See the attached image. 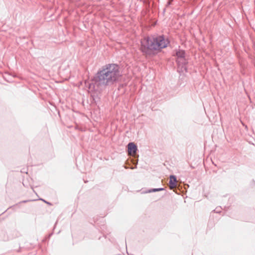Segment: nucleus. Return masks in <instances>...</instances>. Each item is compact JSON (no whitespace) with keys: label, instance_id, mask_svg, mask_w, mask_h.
<instances>
[{"label":"nucleus","instance_id":"1","mask_svg":"<svg viewBox=\"0 0 255 255\" xmlns=\"http://www.w3.org/2000/svg\"><path fill=\"white\" fill-rule=\"evenodd\" d=\"M121 76L118 65L108 64L98 71L94 79L98 86L106 88L117 81Z\"/></svg>","mask_w":255,"mask_h":255},{"label":"nucleus","instance_id":"3","mask_svg":"<svg viewBox=\"0 0 255 255\" xmlns=\"http://www.w3.org/2000/svg\"><path fill=\"white\" fill-rule=\"evenodd\" d=\"M176 61L178 63V69H180L179 71H187L186 65L187 63V61L186 60L185 57H183L182 58L177 59Z\"/></svg>","mask_w":255,"mask_h":255},{"label":"nucleus","instance_id":"2","mask_svg":"<svg viewBox=\"0 0 255 255\" xmlns=\"http://www.w3.org/2000/svg\"><path fill=\"white\" fill-rule=\"evenodd\" d=\"M141 50L146 55H149L151 51L163 49L167 47L169 41L163 35L147 38L141 41Z\"/></svg>","mask_w":255,"mask_h":255},{"label":"nucleus","instance_id":"8","mask_svg":"<svg viewBox=\"0 0 255 255\" xmlns=\"http://www.w3.org/2000/svg\"><path fill=\"white\" fill-rule=\"evenodd\" d=\"M214 211L216 212V213H220V209H218L217 208L214 210Z\"/></svg>","mask_w":255,"mask_h":255},{"label":"nucleus","instance_id":"6","mask_svg":"<svg viewBox=\"0 0 255 255\" xmlns=\"http://www.w3.org/2000/svg\"><path fill=\"white\" fill-rule=\"evenodd\" d=\"M177 59L182 58L185 57V51L184 50H179L176 53Z\"/></svg>","mask_w":255,"mask_h":255},{"label":"nucleus","instance_id":"4","mask_svg":"<svg viewBox=\"0 0 255 255\" xmlns=\"http://www.w3.org/2000/svg\"><path fill=\"white\" fill-rule=\"evenodd\" d=\"M137 150V146L133 142H129L128 144V150L129 154H134Z\"/></svg>","mask_w":255,"mask_h":255},{"label":"nucleus","instance_id":"5","mask_svg":"<svg viewBox=\"0 0 255 255\" xmlns=\"http://www.w3.org/2000/svg\"><path fill=\"white\" fill-rule=\"evenodd\" d=\"M177 180L175 176L170 175L169 181V187L170 189H173L176 186Z\"/></svg>","mask_w":255,"mask_h":255},{"label":"nucleus","instance_id":"7","mask_svg":"<svg viewBox=\"0 0 255 255\" xmlns=\"http://www.w3.org/2000/svg\"><path fill=\"white\" fill-rule=\"evenodd\" d=\"M164 190V189L163 188H152V189L149 190L147 192V193H151V192H156V191H162Z\"/></svg>","mask_w":255,"mask_h":255},{"label":"nucleus","instance_id":"9","mask_svg":"<svg viewBox=\"0 0 255 255\" xmlns=\"http://www.w3.org/2000/svg\"><path fill=\"white\" fill-rule=\"evenodd\" d=\"M43 201H44L45 203H46L47 204H49V203L47 202H46L45 201H44V200H42Z\"/></svg>","mask_w":255,"mask_h":255}]
</instances>
